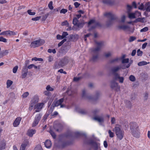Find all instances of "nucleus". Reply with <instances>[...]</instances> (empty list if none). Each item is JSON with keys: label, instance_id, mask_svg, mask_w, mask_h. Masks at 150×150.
Segmentation results:
<instances>
[{"label": "nucleus", "instance_id": "nucleus-1", "mask_svg": "<svg viewBox=\"0 0 150 150\" xmlns=\"http://www.w3.org/2000/svg\"><path fill=\"white\" fill-rule=\"evenodd\" d=\"M97 47L92 49V53L93 54L91 60L93 61H96L98 57L99 52L100 50L101 47L103 44V42L102 41H95Z\"/></svg>", "mask_w": 150, "mask_h": 150}, {"label": "nucleus", "instance_id": "nucleus-2", "mask_svg": "<svg viewBox=\"0 0 150 150\" xmlns=\"http://www.w3.org/2000/svg\"><path fill=\"white\" fill-rule=\"evenodd\" d=\"M131 64V63H129L126 66L125 65H122V64L116 65L112 67L111 68L110 71L114 76L116 74H118L117 72L119 71L121 69H125L126 68H129Z\"/></svg>", "mask_w": 150, "mask_h": 150}, {"label": "nucleus", "instance_id": "nucleus-3", "mask_svg": "<svg viewBox=\"0 0 150 150\" xmlns=\"http://www.w3.org/2000/svg\"><path fill=\"white\" fill-rule=\"evenodd\" d=\"M104 15L109 18L106 22V25L109 27L112 25L114 23V21L117 18V17L115 14L110 12L105 13Z\"/></svg>", "mask_w": 150, "mask_h": 150}, {"label": "nucleus", "instance_id": "nucleus-4", "mask_svg": "<svg viewBox=\"0 0 150 150\" xmlns=\"http://www.w3.org/2000/svg\"><path fill=\"white\" fill-rule=\"evenodd\" d=\"M45 42V41L42 39L35 40L31 43L30 47H31L35 48L42 45Z\"/></svg>", "mask_w": 150, "mask_h": 150}, {"label": "nucleus", "instance_id": "nucleus-5", "mask_svg": "<svg viewBox=\"0 0 150 150\" xmlns=\"http://www.w3.org/2000/svg\"><path fill=\"white\" fill-rule=\"evenodd\" d=\"M110 86L112 89L117 91H119L120 89V86L118 85L117 83L114 79L111 81Z\"/></svg>", "mask_w": 150, "mask_h": 150}, {"label": "nucleus", "instance_id": "nucleus-6", "mask_svg": "<svg viewBox=\"0 0 150 150\" xmlns=\"http://www.w3.org/2000/svg\"><path fill=\"white\" fill-rule=\"evenodd\" d=\"M34 115L35 116V118L32 124V126L33 127H35L38 124L42 116V115L39 113L35 114V113L34 112Z\"/></svg>", "mask_w": 150, "mask_h": 150}, {"label": "nucleus", "instance_id": "nucleus-7", "mask_svg": "<svg viewBox=\"0 0 150 150\" xmlns=\"http://www.w3.org/2000/svg\"><path fill=\"white\" fill-rule=\"evenodd\" d=\"M81 96L83 99L87 100H90L92 99V96L90 94L87 93L86 90L85 89L82 90Z\"/></svg>", "mask_w": 150, "mask_h": 150}, {"label": "nucleus", "instance_id": "nucleus-8", "mask_svg": "<svg viewBox=\"0 0 150 150\" xmlns=\"http://www.w3.org/2000/svg\"><path fill=\"white\" fill-rule=\"evenodd\" d=\"M17 34V32H14L11 30L5 31L2 32L0 33V35L4 36H14Z\"/></svg>", "mask_w": 150, "mask_h": 150}, {"label": "nucleus", "instance_id": "nucleus-9", "mask_svg": "<svg viewBox=\"0 0 150 150\" xmlns=\"http://www.w3.org/2000/svg\"><path fill=\"white\" fill-rule=\"evenodd\" d=\"M39 101V98L38 96L35 95L31 101L30 107L29 109L32 110V108L35 106L38 102Z\"/></svg>", "mask_w": 150, "mask_h": 150}, {"label": "nucleus", "instance_id": "nucleus-10", "mask_svg": "<svg viewBox=\"0 0 150 150\" xmlns=\"http://www.w3.org/2000/svg\"><path fill=\"white\" fill-rule=\"evenodd\" d=\"M130 125L131 132L139 129L137 125L135 122H131L130 123Z\"/></svg>", "mask_w": 150, "mask_h": 150}, {"label": "nucleus", "instance_id": "nucleus-11", "mask_svg": "<svg viewBox=\"0 0 150 150\" xmlns=\"http://www.w3.org/2000/svg\"><path fill=\"white\" fill-rule=\"evenodd\" d=\"M113 79L115 81H118L120 83H122L124 80V78L123 77L121 76L118 74H116L114 76Z\"/></svg>", "mask_w": 150, "mask_h": 150}, {"label": "nucleus", "instance_id": "nucleus-12", "mask_svg": "<svg viewBox=\"0 0 150 150\" xmlns=\"http://www.w3.org/2000/svg\"><path fill=\"white\" fill-rule=\"evenodd\" d=\"M69 62L68 58H65L62 59L59 63V65L63 67L67 64Z\"/></svg>", "mask_w": 150, "mask_h": 150}, {"label": "nucleus", "instance_id": "nucleus-13", "mask_svg": "<svg viewBox=\"0 0 150 150\" xmlns=\"http://www.w3.org/2000/svg\"><path fill=\"white\" fill-rule=\"evenodd\" d=\"M44 104L43 103H40L35 105V108L36 109L35 112H39L42 108Z\"/></svg>", "mask_w": 150, "mask_h": 150}, {"label": "nucleus", "instance_id": "nucleus-14", "mask_svg": "<svg viewBox=\"0 0 150 150\" xmlns=\"http://www.w3.org/2000/svg\"><path fill=\"white\" fill-rule=\"evenodd\" d=\"M125 57L126 55L125 54L122 55L120 57V60H121L122 63L124 64V65L125 64L128 63L129 62V59L128 58L125 59ZM125 65H126L125 64Z\"/></svg>", "mask_w": 150, "mask_h": 150}, {"label": "nucleus", "instance_id": "nucleus-15", "mask_svg": "<svg viewBox=\"0 0 150 150\" xmlns=\"http://www.w3.org/2000/svg\"><path fill=\"white\" fill-rule=\"evenodd\" d=\"M21 120V118L20 117H17L13 123V125L14 127H16L19 125L20 122Z\"/></svg>", "mask_w": 150, "mask_h": 150}, {"label": "nucleus", "instance_id": "nucleus-16", "mask_svg": "<svg viewBox=\"0 0 150 150\" xmlns=\"http://www.w3.org/2000/svg\"><path fill=\"white\" fill-rule=\"evenodd\" d=\"M92 119L96 121L99 123H102L104 121V118L102 116H96L93 117Z\"/></svg>", "mask_w": 150, "mask_h": 150}, {"label": "nucleus", "instance_id": "nucleus-17", "mask_svg": "<svg viewBox=\"0 0 150 150\" xmlns=\"http://www.w3.org/2000/svg\"><path fill=\"white\" fill-rule=\"evenodd\" d=\"M6 142L4 139H1L0 141V150H4L5 148Z\"/></svg>", "mask_w": 150, "mask_h": 150}, {"label": "nucleus", "instance_id": "nucleus-18", "mask_svg": "<svg viewBox=\"0 0 150 150\" xmlns=\"http://www.w3.org/2000/svg\"><path fill=\"white\" fill-rule=\"evenodd\" d=\"M28 72V69L26 67H23L22 71L21 77L22 78H25L27 76Z\"/></svg>", "mask_w": 150, "mask_h": 150}, {"label": "nucleus", "instance_id": "nucleus-19", "mask_svg": "<svg viewBox=\"0 0 150 150\" xmlns=\"http://www.w3.org/2000/svg\"><path fill=\"white\" fill-rule=\"evenodd\" d=\"M64 100V99L63 98H62L57 101L55 104V106H58L59 105H60V108H63L64 107L65 105L62 104V103L63 102Z\"/></svg>", "mask_w": 150, "mask_h": 150}, {"label": "nucleus", "instance_id": "nucleus-20", "mask_svg": "<svg viewBox=\"0 0 150 150\" xmlns=\"http://www.w3.org/2000/svg\"><path fill=\"white\" fill-rule=\"evenodd\" d=\"M36 132V130L33 129H28L27 133V135L30 137H32L33 135Z\"/></svg>", "mask_w": 150, "mask_h": 150}, {"label": "nucleus", "instance_id": "nucleus-21", "mask_svg": "<svg viewBox=\"0 0 150 150\" xmlns=\"http://www.w3.org/2000/svg\"><path fill=\"white\" fill-rule=\"evenodd\" d=\"M120 60V57H116L110 59L109 62L110 64H115L118 62Z\"/></svg>", "mask_w": 150, "mask_h": 150}, {"label": "nucleus", "instance_id": "nucleus-22", "mask_svg": "<svg viewBox=\"0 0 150 150\" xmlns=\"http://www.w3.org/2000/svg\"><path fill=\"white\" fill-rule=\"evenodd\" d=\"M132 133L133 136L136 137H138L140 134L139 129L132 132Z\"/></svg>", "mask_w": 150, "mask_h": 150}, {"label": "nucleus", "instance_id": "nucleus-23", "mask_svg": "<svg viewBox=\"0 0 150 150\" xmlns=\"http://www.w3.org/2000/svg\"><path fill=\"white\" fill-rule=\"evenodd\" d=\"M119 27L120 28L128 31H130L131 30V28L129 26L127 25H123L120 26Z\"/></svg>", "mask_w": 150, "mask_h": 150}, {"label": "nucleus", "instance_id": "nucleus-24", "mask_svg": "<svg viewBox=\"0 0 150 150\" xmlns=\"http://www.w3.org/2000/svg\"><path fill=\"white\" fill-rule=\"evenodd\" d=\"M54 128L57 131H59L61 130L62 126L60 124H58L57 125H54Z\"/></svg>", "mask_w": 150, "mask_h": 150}, {"label": "nucleus", "instance_id": "nucleus-25", "mask_svg": "<svg viewBox=\"0 0 150 150\" xmlns=\"http://www.w3.org/2000/svg\"><path fill=\"white\" fill-rule=\"evenodd\" d=\"M45 145L46 148H49L51 146L52 144L51 141L50 140H47L45 142Z\"/></svg>", "mask_w": 150, "mask_h": 150}, {"label": "nucleus", "instance_id": "nucleus-26", "mask_svg": "<svg viewBox=\"0 0 150 150\" xmlns=\"http://www.w3.org/2000/svg\"><path fill=\"white\" fill-rule=\"evenodd\" d=\"M117 138L120 139L121 140L123 137V132L122 131L116 134Z\"/></svg>", "mask_w": 150, "mask_h": 150}, {"label": "nucleus", "instance_id": "nucleus-27", "mask_svg": "<svg viewBox=\"0 0 150 150\" xmlns=\"http://www.w3.org/2000/svg\"><path fill=\"white\" fill-rule=\"evenodd\" d=\"M67 92L69 95H72L76 93L75 91H72L71 88H68Z\"/></svg>", "mask_w": 150, "mask_h": 150}, {"label": "nucleus", "instance_id": "nucleus-28", "mask_svg": "<svg viewBox=\"0 0 150 150\" xmlns=\"http://www.w3.org/2000/svg\"><path fill=\"white\" fill-rule=\"evenodd\" d=\"M145 7L146 11L150 12V3L147 2L145 4Z\"/></svg>", "mask_w": 150, "mask_h": 150}, {"label": "nucleus", "instance_id": "nucleus-29", "mask_svg": "<svg viewBox=\"0 0 150 150\" xmlns=\"http://www.w3.org/2000/svg\"><path fill=\"white\" fill-rule=\"evenodd\" d=\"M113 54L112 52H106L104 54V56L106 58L109 57H111Z\"/></svg>", "mask_w": 150, "mask_h": 150}, {"label": "nucleus", "instance_id": "nucleus-30", "mask_svg": "<svg viewBox=\"0 0 150 150\" xmlns=\"http://www.w3.org/2000/svg\"><path fill=\"white\" fill-rule=\"evenodd\" d=\"M113 131L115 132L116 134H117L118 133L122 131V130H121L119 126H116L113 129Z\"/></svg>", "mask_w": 150, "mask_h": 150}, {"label": "nucleus", "instance_id": "nucleus-31", "mask_svg": "<svg viewBox=\"0 0 150 150\" xmlns=\"http://www.w3.org/2000/svg\"><path fill=\"white\" fill-rule=\"evenodd\" d=\"M91 145L94 149L97 150L98 147V144L95 142H93L91 143Z\"/></svg>", "mask_w": 150, "mask_h": 150}, {"label": "nucleus", "instance_id": "nucleus-32", "mask_svg": "<svg viewBox=\"0 0 150 150\" xmlns=\"http://www.w3.org/2000/svg\"><path fill=\"white\" fill-rule=\"evenodd\" d=\"M100 93L98 92H97L95 94V95L94 97L93 98L92 97V99L91 100L93 99L94 100H96L98 99L100 97Z\"/></svg>", "mask_w": 150, "mask_h": 150}, {"label": "nucleus", "instance_id": "nucleus-33", "mask_svg": "<svg viewBox=\"0 0 150 150\" xmlns=\"http://www.w3.org/2000/svg\"><path fill=\"white\" fill-rule=\"evenodd\" d=\"M137 5H139L138 6V8L140 10H144V5L143 3H141L140 2H139L137 4Z\"/></svg>", "mask_w": 150, "mask_h": 150}, {"label": "nucleus", "instance_id": "nucleus-34", "mask_svg": "<svg viewBox=\"0 0 150 150\" xmlns=\"http://www.w3.org/2000/svg\"><path fill=\"white\" fill-rule=\"evenodd\" d=\"M128 17L130 18H136L134 13H128Z\"/></svg>", "mask_w": 150, "mask_h": 150}, {"label": "nucleus", "instance_id": "nucleus-35", "mask_svg": "<svg viewBox=\"0 0 150 150\" xmlns=\"http://www.w3.org/2000/svg\"><path fill=\"white\" fill-rule=\"evenodd\" d=\"M149 62H147L145 61H143L138 63V65L139 66H142L147 64H149Z\"/></svg>", "mask_w": 150, "mask_h": 150}, {"label": "nucleus", "instance_id": "nucleus-36", "mask_svg": "<svg viewBox=\"0 0 150 150\" xmlns=\"http://www.w3.org/2000/svg\"><path fill=\"white\" fill-rule=\"evenodd\" d=\"M13 81L10 80H8L6 82L7 88H9L12 84Z\"/></svg>", "mask_w": 150, "mask_h": 150}, {"label": "nucleus", "instance_id": "nucleus-37", "mask_svg": "<svg viewBox=\"0 0 150 150\" xmlns=\"http://www.w3.org/2000/svg\"><path fill=\"white\" fill-rule=\"evenodd\" d=\"M144 20L145 18H138L136 19L135 22H139L142 23H143L144 22Z\"/></svg>", "mask_w": 150, "mask_h": 150}, {"label": "nucleus", "instance_id": "nucleus-38", "mask_svg": "<svg viewBox=\"0 0 150 150\" xmlns=\"http://www.w3.org/2000/svg\"><path fill=\"white\" fill-rule=\"evenodd\" d=\"M73 23L75 25H76L78 23V21L77 17H74L73 21Z\"/></svg>", "mask_w": 150, "mask_h": 150}, {"label": "nucleus", "instance_id": "nucleus-39", "mask_svg": "<svg viewBox=\"0 0 150 150\" xmlns=\"http://www.w3.org/2000/svg\"><path fill=\"white\" fill-rule=\"evenodd\" d=\"M148 95L149 94L147 92H145L144 94L143 99L144 100H146L148 99Z\"/></svg>", "mask_w": 150, "mask_h": 150}, {"label": "nucleus", "instance_id": "nucleus-40", "mask_svg": "<svg viewBox=\"0 0 150 150\" xmlns=\"http://www.w3.org/2000/svg\"><path fill=\"white\" fill-rule=\"evenodd\" d=\"M28 13L30 16H34L35 14V12H32V10L30 9L28 10L27 11Z\"/></svg>", "mask_w": 150, "mask_h": 150}, {"label": "nucleus", "instance_id": "nucleus-41", "mask_svg": "<svg viewBox=\"0 0 150 150\" xmlns=\"http://www.w3.org/2000/svg\"><path fill=\"white\" fill-rule=\"evenodd\" d=\"M84 24V23L83 22H81L80 23H78L76 25L78 28H82Z\"/></svg>", "mask_w": 150, "mask_h": 150}, {"label": "nucleus", "instance_id": "nucleus-42", "mask_svg": "<svg viewBox=\"0 0 150 150\" xmlns=\"http://www.w3.org/2000/svg\"><path fill=\"white\" fill-rule=\"evenodd\" d=\"M53 2L52 1L50 2L48 5V6L50 10H52L53 8V7L52 6Z\"/></svg>", "mask_w": 150, "mask_h": 150}, {"label": "nucleus", "instance_id": "nucleus-43", "mask_svg": "<svg viewBox=\"0 0 150 150\" xmlns=\"http://www.w3.org/2000/svg\"><path fill=\"white\" fill-rule=\"evenodd\" d=\"M46 89L48 91H52L54 90V89L51 87L49 85L47 86Z\"/></svg>", "mask_w": 150, "mask_h": 150}, {"label": "nucleus", "instance_id": "nucleus-44", "mask_svg": "<svg viewBox=\"0 0 150 150\" xmlns=\"http://www.w3.org/2000/svg\"><path fill=\"white\" fill-rule=\"evenodd\" d=\"M129 80L132 81H134L135 80V77L132 75H131L129 76Z\"/></svg>", "mask_w": 150, "mask_h": 150}, {"label": "nucleus", "instance_id": "nucleus-45", "mask_svg": "<svg viewBox=\"0 0 150 150\" xmlns=\"http://www.w3.org/2000/svg\"><path fill=\"white\" fill-rule=\"evenodd\" d=\"M136 39V38L135 37L131 36L129 38V42H132L135 40Z\"/></svg>", "mask_w": 150, "mask_h": 150}, {"label": "nucleus", "instance_id": "nucleus-46", "mask_svg": "<svg viewBox=\"0 0 150 150\" xmlns=\"http://www.w3.org/2000/svg\"><path fill=\"white\" fill-rule=\"evenodd\" d=\"M108 133L109 134V137H110L112 138L114 137V133L113 132H112L110 130L108 131Z\"/></svg>", "mask_w": 150, "mask_h": 150}, {"label": "nucleus", "instance_id": "nucleus-47", "mask_svg": "<svg viewBox=\"0 0 150 150\" xmlns=\"http://www.w3.org/2000/svg\"><path fill=\"white\" fill-rule=\"evenodd\" d=\"M48 52L50 53L52 52L53 54H55L56 53V51L55 49H49L48 50Z\"/></svg>", "mask_w": 150, "mask_h": 150}, {"label": "nucleus", "instance_id": "nucleus-48", "mask_svg": "<svg viewBox=\"0 0 150 150\" xmlns=\"http://www.w3.org/2000/svg\"><path fill=\"white\" fill-rule=\"evenodd\" d=\"M18 68V66H16L13 67V72L14 73H16Z\"/></svg>", "mask_w": 150, "mask_h": 150}, {"label": "nucleus", "instance_id": "nucleus-49", "mask_svg": "<svg viewBox=\"0 0 150 150\" xmlns=\"http://www.w3.org/2000/svg\"><path fill=\"white\" fill-rule=\"evenodd\" d=\"M135 16H136V18L137 17H138L139 16H140L141 15V13L138 11H136L135 12Z\"/></svg>", "mask_w": 150, "mask_h": 150}, {"label": "nucleus", "instance_id": "nucleus-50", "mask_svg": "<svg viewBox=\"0 0 150 150\" xmlns=\"http://www.w3.org/2000/svg\"><path fill=\"white\" fill-rule=\"evenodd\" d=\"M125 15H122L121 17V21L120 22L121 23H124L125 21Z\"/></svg>", "mask_w": 150, "mask_h": 150}, {"label": "nucleus", "instance_id": "nucleus-51", "mask_svg": "<svg viewBox=\"0 0 150 150\" xmlns=\"http://www.w3.org/2000/svg\"><path fill=\"white\" fill-rule=\"evenodd\" d=\"M29 93L28 92H26L24 93L22 95L23 98H25L29 95Z\"/></svg>", "mask_w": 150, "mask_h": 150}, {"label": "nucleus", "instance_id": "nucleus-52", "mask_svg": "<svg viewBox=\"0 0 150 150\" xmlns=\"http://www.w3.org/2000/svg\"><path fill=\"white\" fill-rule=\"evenodd\" d=\"M148 30V28L147 27H145V28L141 29L140 30V32H145L147 31Z\"/></svg>", "mask_w": 150, "mask_h": 150}, {"label": "nucleus", "instance_id": "nucleus-53", "mask_svg": "<svg viewBox=\"0 0 150 150\" xmlns=\"http://www.w3.org/2000/svg\"><path fill=\"white\" fill-rule=\"evenodd\" d=\"M67 11V10L66 9L63 8L60 10V13H61L65 14Z\"/></svg>", "mask_w": 150, "mask_h": 150}, {"label": "nucleus", "instance_id": "nucleus-54", "mask_svg": "<svg viewBox=\"0 0 150 150\" xmlns=\"http://www.w3.org/2000/svg\"><path fill=\"white\" fill-rule=\"evenodd\" d=\"M132 8V6L129 5L127 6V9L128 13L131 10Z\"/></svg>", "mask_w": 150, "mask_h": 150}, {"label": "nucleus", "instance_id": "nucleus-55", "mask_svg": "<svg viewBox=\"0 0 150 150\" xmlns=\"http://www.w3.org/2000/svg\"><path fill=\"white\" fill-rule=\"evenodd\" d=\"M0 41L6 42L7 40L6 38H4L3 37H0Z\"/></svg>", "mask_w": 150, "mask_h": 150}, {"label": "nucleus", "instance_id": "nucleus-56", "mask_svg": "<svg viewBox=\"0 0 150 150\" xmlns=\"http://www.w3.org/2000/svg\"><path fill=\"white\" fill-rule=\"evenodd\" d=\"M41 16H38L32 18V20L34 21H37L40 20L41 18Z\"/></svg>", "mask_w": 150, "mask_h": 150}, {"label": "nucleus", "instance_id": "nucleus-57", "mask_svg": "<svg viewBox=\"0 0 150 150\" xmlns=\"http://www.w3.org/2000/svg\"><path fill=\"white\" fill-rule=\"evenodd\" d=\"M26 145V144H22L21 145L20 150H25Z\"/></svg>", "mask_w": 150, "mask_h": 150}, {"label": "nucleus", "instance_id": "nucleus-58", "mask_svg": "<svg viewBox=\"0 0 150 150\" xmlns=\"http://www.w3.org/2000/svg\"><path fill=\"white\" fill-rule=\"evenodd\" d=\"M50 133L54 138H56V135L53 131L50 130Z\"/></svg>", "mask_w": 150, "mask_h": 150}, {"label": "nucleus", "instance_id": "nucleus-59", "mask_svg": "<svg viewBox=\"0 0 150 150\" xmlns=\"http://www.w3.org/2000/svg\"><path fill=\"white\" fill-rule=\"evenodd\" d=\"M142 52L139 49L137 51V55L138 56H141L142 55Z\"/></svg>", "mask_w": 150, "mask_h": 150}, {"label": "nucleus", "instance_id": "nucleus-60", "mask_svg": "<svg viewBox=\"0 0 150 150\" xmlns=\"http://www.w3.org/2000/svg\"><path fill=\"white\" fill-rule=\"evenodd\" d=\"M69 23L67 21H65L64 22H62V25H67V26H69Z\"/></svg>", "mask_w": 150, "mask_h": 150}, {"label": "nucleus", "instance_id": "nucleus-61", "mask_svg": "<svg viewBox=\"0 0 150 150\" xmlns=\"http://www.w3.org/2000/svg\"><path fill=\"white\" fill-rule=\"evenodd\" d=\"M35 150H42V149L41 146L39 145L35 147Z\"/></svg>", "mask_w": 150, "mask_h": 150}, {"label": "nucleus", "instance_id": "nucleus-62", "mask_svg": "<svg viewBox=\"0 0 150 150\" xmlns=\"http://www.w3.org/2000/svg\"><path fill=\"white\" fill-rule=\"evenodd\" d=\"M79 112L82 114H85L87 113V112L85 110H81L79 111Z\"/></svg>", "mask_w": 150, "mask_h": 150}, {"label": "nucleus", "instance_id": "nucleus-63", "mask_svg": "<svg viewBox=\"0 0 150 150\" xmlns=\"http://www.w3.org/2000/svg\"><path fill=\"white\" fill-rule=\"evenodd\" d=\"M48 60L49 62H51L53 60V57L51 56H49L48 57Z\"/></svg>", "mask_w": 150, "mask_h": 150}, {"label": "nucleus", "instance_id": "nucleus-64", "mask_svg": "<svg viewBox=\"0 0 150 150\" xmlns=\"http://www.w3.org/2000/svg\"><path fill=\"white\" fill-rule=\"evenodd\" d=\"M68 35V33L67 32H64L62 34V36L63 38H65V37Z\"/></svg>", "mask_w": 150, "mask_h": 150}]
</instances>
